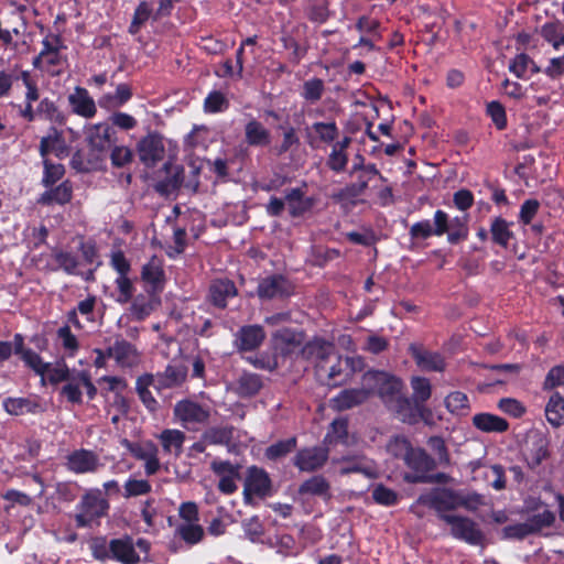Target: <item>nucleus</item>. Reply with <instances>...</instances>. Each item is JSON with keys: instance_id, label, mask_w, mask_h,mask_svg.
I'll use <instances>...</instances> for the list:
<instances>
[{"instance_id": "4468645a", "label": "nucleus", "mask_w": 564, "mask_h": 564, "mask_svg": "<svg viewBox=\"0 0 564 564\" xmlns=\"http://www.w3.org/2000/svg\"><path fill=\"white\" fill-rule=\"evenodd\" d=\"M406 466L412 473H405L404 476H420L421 474L427 475L437 467L435 458L430 456L423 448H414L405 458Z\"/></svg>"}, {"instance_id": "0eeeda50", "label": "nucleus", "mask_w": 564, "mask_h": 564, "mask_svg": "<svg viewBox=\"0 0 564 564\" xmlns=\"http://www.w3.org/2000/svg\"><path fill=\"white\" fill-rule=\"evenodd\" d=\"M333 355H335V346L332 343L318 337L307 341L299 350V356H301L304 360L315 362L316 370L318 365L327 364Z\"/></svg>"}, {"instance_id": "774afa93", "label": "nucleus", "mask_w": 564, "mask_h": 564, "mask_svg": "<svg viewBox=\"0 0 564 564\" xmlns=\"http://www.w3.org/2000/svg\"><path fill=\"white\" fill-rule=\"evenodd\" d=\"M562 384H564V367L555 366L549 371L543 388L544 390H552Z\"/></svg>"}, {"instance_id": "de8ad7c7", "label": "nucleus", "mask_w": 564, "mask_h": 564, "mask_svg": "<svg viewBox=\"0 0 564 564\" xmlns=\"http://www.w3.org/2000/svg\"><path fill=\"white\" fill-rule=\"evenodd\" d=\"M177 532L181 535V538L189 544H195L199 542L204 536L203 528L198 524L193 523L178 525Z\"/></svg>"}, {"instance_id": "c9c22d12", "label": "nucleus", "mask_w": 564, "mask_h": 564, "mask_svg": "<svg viewBox=\"0 0 564 564\" xmlns=\"http://www.w3.org/2000/svg\"><path fill=\"white\" fill-rule=\"evenodd\" d=\"M554 522L555 514L547 509L529 517L525 521V523L529 524L532 534H538L542 529L552 527Z\"/></svg>"}, {"instance_id": "20e7f679", "label": "nucleus", "mask_w": 564, "mask_h": 564, "mask_svg": "<svg viewBox=\"0 0 564 564\" xmlns=\"http://www.w3.org/2000/svg\"><path fill=\"white\" fill-rule=\"evenodd\" d=\"M137 154L140 162L152 169L165 158L163 137L159 133H149L137 143Z\"/></svg>"}, {"instance_id": "a211bd4d", "label": "nucleus", "mask_w": 564, "mask_h": 564, "mask_svg": "<svg viewBox=\"0 0 564 564\" xmlns=\"http://www.w3.org/2000/svg\"><path fill=\"white\" fill-rule=\"evenodd\" d=\"M247 490L254 492V496L264 498L271 495V479L267 471L262 468L252 466L248 469L245 480Z\"/></svg>"}, {"instance_id": "9b49d317", "label": "nucleus", "mask_w": 564, "mask_h": 564, "mask_svg": "<svg viewBox=\"0 0 564 564\" xmlns=\"http://www.w3.org/2000/svg\"><path fill=\"white\" fill-rule=\"evenodd\" d=\"M335 358V362L330 366L327 364H321L317 366V375L321 378L325 379V383L327 386H341L348 381L347 369H348V360H344V357L337 355H333Z\"/></svg>"}, {"instance_id": "bb28decb", "label": "nucleus", "mask_w": 564, "mask_h": 564, "mask_svg": "<svg viewBox=\"0 0 564 564\" xmlns=\"http://www.w3.org/2000/svg\"><path fill=\"white\" fill-rule=\"evenodd\" d=\"M545 416L554 427L564 425V398L560 393L555 392L551 395L545 406Z\"/></svg>"}, {"instance_id": "37998d69", "label": "nucleus", "mask_w": 564, "mask_h": 564, "mask_svg": "<svg viewBox=\"0 0 564 564\" xmlns=\"http://www.w3.org/2000/svg\"><path fill=\"white\" fill-rule=\"evenodd\" d=\"M492 240L502 246L507 247L509 239L512 237V232L508 228V224L505 219L497 217L490 228Z\"/></svg>"}, {"instance_id": "ea45409f", "label": "nucleus", "mask_w": 564, "mask_h": 564, "mask_svg": "<svg viewBox=\"0 0 564 564\" xmlns=\"http://www.w3.org/2000/svg\"><path fill=\"white\" fill-rule=\"evenodd\" d=\"M120 443L133 455V457L140 460L148 459L152 453H158V448L152 442L139 444L130 442L127 438H122Z\"/></svg>"}, {"instance_id": "09e8293b", "label": "nucleus", "mask_w": 564, "mask_h": 564, "mask_svg": "<svg viewBox=\"0 0 564 564\" xmlns=\"http://www.w3.org/2000/svg\"><path fill=\"white\" fill-rule=\"evenodd\" d=\"M541 35L553 45L554 48H558L560 45L564 44V33L560 25L555 23H547L542 26Z\"/></svg>"}, {"instance_id": "603ef678", "label": "nucleus", "mask_w": 564, "mask_h": 564, "mask_svg": "<svg viewBox=\"0 0 564 564\" xmlns=\"http://www.w3.org/2000/svg\"><path fill=\"white\" fill-rule=\"evenodd\" d=\"M90 550L93 556L99 561H107L111 558L110 542L107 543L106 538H95L90 542Z\"/></svg>"}, {"instance_id": "c03bdc74", "label": "nucleus", "mask_w": 564, "mask_h": 564, "mask_svg": "<svg viewBox=\"0 0 564 564\" xmlns=\"http://www.w3.org/2000/svg\"><path fill=\"white\" fill-rule=\"evenodd\" d=\"M413 447L410 442L403 436L393 437L387 445V451L397 458H402L405 462L406 456L410 455Z\"/></svg>"}, {"instance_id": "a18cd8bd", "label": "nucleus", "mask_w": 564, "mask_h": 564, "mask_svg": "<svg viewBox=\"0 0 564 564\" xmlns=\"http://www.w3.org/2000/svg\"><path fill=\"white\" fill-rule=\"evenodd\" d=\"M368 186L367 180H360L358 183H352L347 185L346 187L339 189L337 193L333 194V198L341 202L355 198L361 195Z\"/></svg>"}, {"instance_id": "9d476101", "label": "nucleus", "mask_w": 564, "mask_h": 564, "mask_svg": "<svg viewBox=\"0 0 564 564\" xmlns=\"http://www.w3.org/2000/svg\"><path fill=\"white\" fill-rule=\"evenodd\" d=\"M549 441L540 433L529 436L523 448V456L530 469L535 470L549 456Z\"/></svg>"}, {"instance_id": "2f4dec72", "label": "nucleus", "mask_w": 564, "mask_h": 564, "mask_svg": "<svg viewBox=\"0 0 564 564\" xmlns=\"http://www.w3.org/2000/svg\"><path fill=\"white\" fill-rule=\"evenodd\" d=\"M159 437L162 442V446L165 452L171 453L172 449L174 448L175 455H181L183 443L185 441V434L182 431L164 430L162 431Z\"/></svg>"}, {"instance_id": "338daca9", "label": "nucleus", "mask_w": 564, "mask_h": 564, "mask_svg": "<svg viewBox=\"0 0 564 564\" xmlns=\"http://www.w3.org/2000/svg\"><path fill=\"white\" fill-rule=\"evenodd\" d=\"M445 403L451 412H458L468 406V398L465 393L456 391L446 397Z\"/></svg>"}, {"instance_id": "f257e3e1", "label": "nucleus", "mask_w": 564, "mask_h": 564, "mask_svg": "<svg viewBox=\"0 0 564 564\" xmlns=\"http://www.w3.org/2000/svg\"><path fill=\"white\" fill-rule=\"evenodd\" d=\"M362 384L369 388L370 394L377 391L386 406L398 416L409 413V398L403 393L401 379L384 371L370 370L362 376Z\"/></svg>"}, {"instance_id": "dca6fc26", "label": "nucleus", "mask_w": 564, "mask_h": 564, "mask_svg": "<svg viewBox=\"0 0 564 564\" xmlns=\"http://www.w3.org/2000/svg\"><path fill=\"white\" fill-rule=\"evenodd\" d=\"M108 508L107 500L96 496H86L83 501V512L76 516L77 525H88L93 520L102 517Z\"/></svg>"}, {"instance_id": "79ce46f5", "label": "nucleus", "mask_w": 564, "mask_h": 564, "mask_svg": "<svg viewBox=\"0 0 564 564\" xmlns=\"http://www.w3.org/2000/svg\"><path fill=\"white\" fill-rule=\"evenodd\" d=\"M447 239L451 243H458L467 238V216L456 217L449 221V230L447 231Z\"/></svg>"}, {"instance_id": "864d4df0", "label": "nucleus", "mask_w": 564, "mask_h": 564, "mask_svg": "<svg viewBox=\"0 0 564 564\" xmlns=\"http://www.w3.org/2000/svg\"><path fill=\"white\" fill-rule=\"evenodd\" d=\"M150 14H151V8H150L149 3L145 1H142L134 12L133 20L129 28V32L131 34L138 33L141 25L150 18Z\"/></svg>"}, {"instance_id": "393cba45", "label": "nucleus", "mask_w": 564, "mask_h": 564, "mask_svg": "<svg viewBox=\"0 0 564 564\" xmlns=\"http://www.w3.org/2000/svg\"><path fill=\"white\" fill-rule=\"evenodd\" d=\"M246 141L249 145L265 147L270 143L271 137L268 129L257 120H250L245 128Z\"/></svg>"}, {"instance_id": "cd10ccee", "label": "nucleus", "mask_w": 564, "mask_h": 564, "mask_svg": "<svg viewBox=\"0 0 564 564\" xmlns=\"http://www.w3.org/2000/svg\"><path fill=\"white\" fill-rule=\"evenodd\" d=\"M96 465V456L88 451H77L68 456V467L76 473L91 471Z\"/></svg>"}, {"instance_id": "e433bc0d", "label": "nucleus", "mask_w": 564, "mask_h": 564, "mask_svg": "<svg viewBox=\"0 0 564 564\" xmlns=\"http://www.w3.org/2000/svg\"><path fill=\"white\" fill-rule=\"evenodd\" d=\"M329 484L323 476H314L304 481L300 488L299 494H310L316 496H325L328 494Z\"/></svg>"}, {"instance_id": "aec40b11", "label": "nucleus", "mask_w": 564, "mask_h": 564, "mask_svg": "<svg viewBox=\"0 0 564 564\" xmlns=\"http://www.w3.org/2000/svg\"><path fill=\"white\" fill-rule=\"evenodd\" d=\"M370 397L369 388L362 384L360 389L343 390L333 399L334 408L338 411H346L367 401Z\"/></svg>"}, {"instance_id": "bf43d9fd", "label": "nucleus", "mask_w": 564, "mask_h": 564, "mask_svg": "<svg viewBox=\"0 0 564 564\" xmlns=\"http://www.w3.org/2000/svg\"><path fill=\"white\" fill-rule=\"evenodd\" d=\"M429 445L432 448L433 452L437 455V464H449V454L447 452V448L445 446V442L440 436H432L429 438Z\"/></svg>"}, {"instance_id": "4be33fe9", "label": "nucleus", "mask_w": 564, "mask_h": 564, "mask_svg": "<svg viewBox=\"0 0 564 564\" xmlns=\"http://www.w3.org/2000/svg\"><path fill=\"white\" fill-rule=\"evenodd\" d=\"M264 337L265 334L261 326H245L238 333L237 345L239 349L250 351L259 347Z\"/></svg>"}, {"instance_id": "6e6d98bb", "label": "nucleus", "mask_w": 564, "mask_h": 564, "mask_svg": "<svg viewBox=\"0 0 564 564\" xmlns=\"http://www.w3.org/2000/svg\"><path fill=\"white\" fill-rule=\"evenodd\" d=\"M124 497H135L147 495L151 491V485L148 480L129 479L124 485Z\"/></svg>"}, {"instance_id": "ddd939ff", "label": "nucleus", "mask_w": 564, "mask_h": 564, "mask_svg": "<svg viewBox=\"0 0 564 564\" xmlns=\"http://www.w3.org/2000/svg\"><path fill=\"white\" fill-rule=\"evenodd\" d=\"M291 292V283L280 274L264 278L260 281L257 290L258 296L263 300L286 296Z\"/></svg>"}, {"instance_id": "5fc2aeb1", "label": "nucleus", "mask_w": 564, "mask_h": 564, "mask_svg": "<svg viewBox=\"0 0 564 564\" xmlns=\"http://www.w3.org/2000/svg\"><path fill=\"white\" fill-rule=\"evenodd\" d=\"M372 498L377 503L392 506L398 501V495L383 485H378L372 490Z\"/></svg>"}, {"instance_id": "49530a36", "label": "nucleus", "mask_w": 564, "mask_h": 564, "mask_svg": "<svg viewBox=\"0 0 564 564\" xmlns=\"http://www.w3.org/2000/svg\"><path fill=\"white\" fill-rule=\"evenodd\" d=\"M404 481L408 484H448L453 479L449 475L445 473H437V474H427L420 476H403Z\"/></svg>"}, {"instance_id": "f704fd0d", "label": "nucleus", "mask_w": 564, "mask_h": 564, "mask_svg": "<svg viewBox=\"0 0 564 564\" xmlns=\"http://www.w3.org/2000/svg\"><path fill=\"white\" fill-rule=\"evenodd\" d=\"M413 397L410 399L412 404L425 403L432 393V386L429 379L424 377H413L411 379Z\"/></svg>"}, {"instance_id": "6e6552de", "label": "nucleus", "mask_w": 564, "mask_h": 564, "mask_svg": "<svg viewBox=\"0 0 564 564\" xmlns=\"http://www.w3.org/2000/svg\"><path fill=\"white\" fill-rule=\"evenodd\" d=\"M188 368L182 362H172L163 371H159L154 377L155 389H174L181 387L187 378Z\"/></svg>"}, {"instance_id": "423d86ee", "label": "nucleus", "mask_w": 564, "mask_h": 564, "mask_svg": "<svg viewBox=\"0 0 564 564\" xmlns=\"http://www.w3.org/2000/svg\"><path fill=\"white\" fill-rule=\"evenodd\" d=\"M272 337L275 354L283 358H290L294 354L299 356V350L304 346L306 335L302 330L284 327L278 329Z\"/></svg>"}, {"instance_id": "13d9d810", "label": "nucleus", "mask_w": 564, "mask_h": 564, "mask_svg": "<svg viewBox=\"0 0 564 564\" xmlns=\"http://www.w3.org/2000/svg\"><path fill=\"white\" fill-rule=\"evenodd\" d=\"M528 535H532V532L529 528V524H527L525 522L516 523L512 525L505 527L502 529L503 539L522 540V539L527 538Z\"/></svg>"}, {"instance_id": "f3484780", "label": "nucleus", "mask_w": 564, "mask_h": 564, "mask_svg": "<svg viewBox=\"0 0 564 564\" xmlns=\"http://www.w3.org/2000/svg\"><path fill=\"white\" fill-rule=\"evenodd\" d=\"M111 558L122 564H137L140 562V556L134 550L132 538L124 535L120 539H112L110 541Z\"/></svg>"}, {"instance_id": "8fccbe9b", "label": "nucleus", "mask_w": 564, "mask_h": 564, "mask_svg": "<svg viewBox=\"0 0 564 564\" xmlns=\"http://www.w3.org/2000/svg\"><path fill=\"white\" fill-rule=\"evenodd\" d=\"M324 91V83L319 78L307 80L303 85V97L310 102L321 99Z\"/></svg>"}, {"instance_id": "3c124183", "label": "nucleus", "mask_w": 564, "mask_h": 564, "mask_svg": "<svg viewBox=\"0 0 564 564\" xmlns=\"http://www.w3.org/2000/svg\"><path fill=\"white\" fill-rule=\"evenodd\" d=\"M36 113L44 116L47 120H50L52 122H57V123L64 122L63 115L58 111L55 104L48 99H43L40 102V105L36 109Z\"/></svg>"}, {"instance_id": "0e129e2a", "label": "nucleus", "mask_w": 564, "mask_h": 564, "mask_svg": "<svg viewBox=\"0 0 564 564\" xmlns=\"http://www.w3.org/2000/svg\"><path fill=\"white\" fill-rule=\"evenodd\" d=\"M163 271L160 267L149 263L143 267L142 279L152 284L153 289L159 288L162 284Z\"/></svg>"}, {"instance_id": "c756f323", "label": "nucleus", "mask_w": 564, "mask_h": 564, "mask_svg": "<svg viewBox=\"0 0 564 564\" xmlns=\"http://www.w3.org/2000/svg\"><path fill=\"white\" fill-rule=\"evenodd\" d=\"M304 193L300 188H293L285 195V200L289 205L290 214L292 217H300L305 212L311 209L313 203L312 199L303 198Z\"/></svg>"}, {"instance_id": "72a5a7b5", "label": "nucleus", "mask_w": 564, "mask_h": 564, "mask_svg": "<svg viewBox=\"0 0 564 564\" xmlns=\"http://www.w3.org/2000/svg\"><path fill=\"white\" fill-rule=\"evenodd\" d=\"M408 411L410 414L400 413V415H399V419L403 423L416 424L421 420L429 423L430 420L432 419V411L427 406H425L424 403L412 404V401L409 400V410Z\"/></svg>"}, {"instance_id": "7c9ffc66", "label": "nucleus", "mask_w": 564, "mask_h": 564, "mask_svg": "<svg viewBox=\"0 0 564 564\" xmlns=\"http://www.w3.org/2000/svg\"><path fill=\"white\" fill-rule=\"evenodd\" d=\"M262 388L261 377L256 373H243L237 380L236 392L242 398L257 394Z\"/></svg>"}, {"instance_id": "2eb2a0df", "label": "nucleus", "mask_w": 564, "mask_h": 564, "mask_svg": "<svg viewBox=\"0 0 564 564\" xmlns=\"http://www.w3.org/2000/svg\"><path fill=\"white\" fill-rule=\"evenodd\" d=\"M175 416L184 424L205 423L209 417V411L196 402L183 400L174 406Z\"/></svg>"}, {"instance_id": "473e14b6", "label": "nucleus", "mask_w": 564, "mask_h": 564, "mask_svg": "<svg viewBox=\"0 0 564 564\" xmlns=\"http://www.w3.org/2000/svg\"><path fill=\"white\" fill-rule=\"evenodd\" d=\"M72 198V187L66 183H62L56 188L45 192L39 198L42 205H50L52 203L66 204Z\"/></svg>"}, {"instance_id": "7ed1b4c3", "label": "nucleus", "mask_w": 564, "mask_h": 564, "mask_svg": "<svg viewBox=\"0 0 564 564\" xmlns=\"http://www.w3.org/2000/svg\"><path fill=\"white\" fill-rule=\"evenodd\" d=\"M184 169L181 165H175L171 160L164 162L162 170L154 173L152 176L147 175V178L155 180L153 184L154 191L161 196H170L175 193L183 184Z\"/></svg>"}, {"instance_id": "c85d7f7f", "label": "nucleus", "mask_w": 564, "mask_h": 564, "mask_svg": "<svg viewBox=\"0 0 564 564\" xmlns=\"http://www.w3.org/2000/svg\"><path fill=\"white\" fill-rule=\"evenodd\" d=\"M154 386L155 381L152 373H145L137 379V392L142 403L151 411L154 412L158 409V401L154 399L152 393L149 391V387Z\"/></svg>"}, {"instance_id": "f03ea898", "label": "nucleus", "mask_w": 564, "mask_h": 564, "mask_svg": "<svg viewBox=\"0 0 564 564\" xmlns=\"http://www.w3.org/2000/svg\"><path fill=\"white\" fill-rule=\"evenodd\" d=\"M440 519L451 525V534L455 539L463 540L471 545L485 546L486 535L470 518L441 513Z\"/></svg>"}, {"instance_id": "5701e85b", "label": "nucleus", "mask_w": 564, "mask_h": 564, "mask_svg": "<svg viewBox=\"0 0 564 564\" xmlns=\"http://www.w3.org/2000/svg\"><path fill=\"white\" fill-rule=\"evenodd\" d=\"M473 424L485 433H503L509 429L507 420L490 413H478L474 415Z\"/></svg>"}, {"instance_id": "b1692460", "label": "nucleus", "mask_w": 564, "mask_h": 564, "mask_svg": "<svg viewBox=\"0 0 564 564\" xmlns=\"http://www.w3.org/2000/svg\"><path fill=\"white\" fill-rule=\"evenodd\" d=\"M113 129L106 124H96L88 134V141L93 150L97 152H104L112 145Z\"/></svg>"}, {"instance_id": "39448f33", "label": "nucleus", "mask_w": 564, "mask_h": 564, "mask_svg": "<svg viewBox=\"0 0 564 564\" xmlns=\"http://www.w3.org/2000/svg\"><path fill=\"white\" fill-rule=\"evenodd\" d=\"M417 503L433 508L440 516L445 513L444 511L455 510L460 507V491L451 488H436L430 494L421 495Z\"/></svg>"}, {"instance_id": "e2e57ef3", "label": "nucleus", "mask_w": 564, "mask_h": 564, "mask_svg": "<svg viewBox=\"0 0 564 564\" xmlns=\"http://www.w3.org/2000/svg\"><path fill=\"white\" fill-rule=\"evenodd\" d=\"M45 175L43 183L45 186H51L64 175V166L61 164H52L48 160H44Z\"/></svg>"}, {"instance_id": "680f3d73", "label": "nucleus", "mask_w": 564, "mask_h": 564, "mask_svg": "<svg viewBox=\"0 0 564 564\" xmlns=\"http://www.w3.org/2000/svg\"><path fill=\"white\" fill-rule=\"evenodd\" d=\"M487 111L499 130L507 126L506 112L502 105L498 101H491L487 106Z\"/></svg>"}, {"instance_id": "4d7b16f0", "label": "nucleus", "mask_w": 564, "mask_h": 564, "mask_svg": "<svg viewBox=\"0 0 564 564\" xmlns=\"http://www.w3.org/2000/svg\"><path fill=\"white\" fill-rule=\"evenodd\" d=\"M313 129L324 142H333L338 135V129L335 122H315Z\"/></svg>"}, {"instance_id": "1a4fd4ad", "label": "nucleus", "mask_w": 564, "mask_h": 564, "mask_svg": "<svg viewBox=\"0 0 564 564\" xmlns=\"http://www.w3.org/2000/svg\"><path fill=\"white\" fill-rule=\"evenodd\" d=\"M328 459V449L323 446L307 447L297 452L294 465L302 471H314L322 468Z\"/></svg>"}, {"instance_id": "58836bf2", "label": "nucleus", "mask_w": 564, "mask_h": 564, "mask_svg": "<svg viewBox=\"0 0 564 564\" xmlns=\"http://www.w3.org/2000/svg\"><path fill=\"white\" fill-rule=\"evenodd\" d=\"M295 447H296V438L295 437H291V438H288V440H284V441H279V442L270 445L265 449L264 455L270 460H276V459H279L281 457H284L285 455H288L292 451H294Z\"/></svg>"}, {"instance_id": "4c0bfd02", "label": "nucleus", "mask_w": 564, "mask_h": 564, "mask_svg": "<svg viewBox=\"0 0 564 564\" xmlns=\"http://www.w3.org/2000/svg\"><path fill=\"white\" fill-rule=\"evenodd\" d=\"M202 438L209 444L228 445L232 440V429L227 426L210 427L204 432Z\"/></svg>"}, {"instance_id": "a878e982", "label": "nucleus", "mask_w": 564, "mask_h": 564, "mask_svg": "<svg viewBox=\"0 0 564 564\" xmlns=\"http://www.w3.org/2000/svg\"><path fill=\"white\" fill-rule=\"evenodd\" d=\"M69 102L74 111L80 116L89 118L96 112L95 102L84 88L77 87L75 94L69 96Z\"/></svg>"}, {"instance_id": "6ab92c4d", "label": "nucleus", "mask_w": 564, "mask_h": 564, "mask_svg": "<svg viewBox=\"0 0 564 564\" xmlns=\"http://www.w3.org/2000/svg\"><path fill=\"white\" fill-rule=\"evenodd\" d=\"M107 356L113 358L122 367H133L139 361L135 347L124 339L116 340L107 349Z\"/></svg>"}, {"instance_id": "052dcab7", "label": "nucleus", "mask_w": 564, "mask_h": 564, "mask_svg": "<svg viewBox=\"0 0 564 564\" xmlns=\"http://www.w3.org/2000/svg\"><path fill=\"white\" fill-rule=\"evenodd\" d=\"M21 358L30 368H32L39 375H44L46 369L48 368V364L43 362L41 357L31 349H25Z\"/></svg>"}, {"instance_id": "69168bd1", "label": "nucleus", "mask_w": 564, "mask_h": 564, "mask_svg": "<svg viewBox=\"0 0 564 564\" xmlns=\"http://www.w3.org/2000/svg\"><path fill=\"white\" fill-rule=\"evenodd\" d=\"M498 406L501 411L514 417H520L525 412V408L518 400L512 398L501 399L498 403Z\"/></svg>"}, {"instance_id": "412c9836", "label": "nucleus", "mask_w": 564, "mask_h": 564, "mask_svg": "<svg viewBox=\"0 0 564 564\" xmlns=\"http://www.w3.org/2000/svg\"><path fill=\"white\" fill-rule=\"evenodd\" d=\"M237 295V289L230 280H216L209 288V297L212 303L220 308L226 307L227 299Z\"/></svg>"}, {"instance_id": "a19ab883", "label": "nucleus", "mask_w": 564, "mask_h": 564, "mask_svg": "<svg viewBox=\"0 0 564 564\" xmlns=\"http://www.w3.org/2000/svg\"><path fill=\"white\" fill-rule=\"evenodd\" d=\"M487 368L500 375L492 384H506L510 378L517 377L520 373L522 366L520 364H501L491 365Z\"/></svg>"}, {"instance_id": "f8f14e48", "label": "nucleus", "mask_w": 564, "mask_h": 564, "mask_svg": "<svg viewBox=\"0 0 564 564\" xmlns=\"http://www.w3.org/2000/svg\"><path fill=\"white\" fill-rule=\"evenodd\" d=\"M409 351L417 367L424 371H443L445 368L442 355L425 349L423 345L412 343L409 346Z\"/></svg>"}]
</instances>
